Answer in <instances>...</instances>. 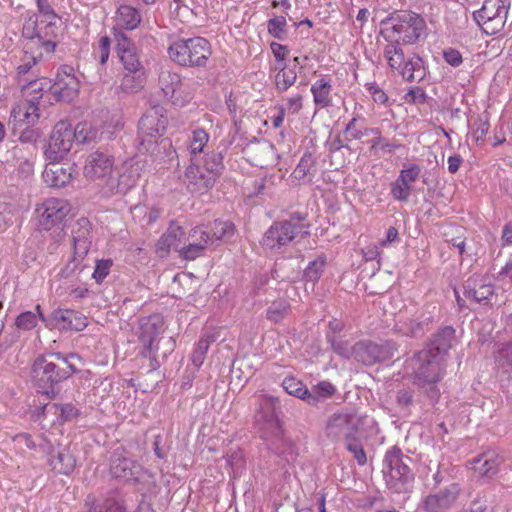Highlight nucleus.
Returning <instances> with one entry per match:
<instances>
[{"label": "nucleus", "instance_id": "nucleus-8", "mask_svg": "<svg viewBox=\"0 0 512 512\" xmlns=\"http://www.w3.org/2000/svg\"><path fill=\"white\" fill-rule=\"evenodd\" d=\"M510 7L511 0H485L473 19L484 33L495 35L504 28Z\"/></svg>", "mask_w": 512, "mask_h": 512}, {"label": "nucleus", "instance_id": "nucleus-9", "mask_svg": "<svg viewBox=\"0 0 512 512\" xmlns=\"http://www.w3.org/2000/svg\"><path fill=\"white\" fill-rule=\"evenodd\" d=\"M255 423L262 432V438H278L282 434L281 423L278 418L277 409L279 401L277 398L267 395H260L256 398Z\"/></svg>", "mask_w": 512, "mask_h": 512}, {"label": "nucleus", "instance_id": "nucleus-59", "mask_svg": "<svg viewBox=\"0 0 512 512\" xmlns=\"http://www.w3.org/2000/svg\"><path fill=\"white\" fill-rule=\"evenodd\" d=\"M188 240L190 242H196L203 246V249H207L212 245L209 231L204 226H196L189 231Z\"/></svg>", "mask_w": 512, "mask_h": 512}, {"label": "nucleus", "instance_id": "nucleus-6", "mask_svg": "<svg viewBox=\"0 0 512 512\" xmlns=\"http://www.w3.org/2000/svg\"><path fill=\"white\" fill-rule=\"evenodd\" d=\"M168 118L162 106H153L146 110L138 122V151L145 154L155 143V139L164 135Z\"/></svg>", "mask_w": 512, "mask_h": 512}, {"label": "nucleus", "instance_id": "nucleus-47", "mask_svg": "<svg viewBox=\"0 0 512 512\" xmlns=\"http://www.w3.org/2000/svg\"><path fill=\"white\" fill-rule=\"evenodd\" d=\"M326 340L330 344L331 349L340 357L345 359L354 358L353 346L351 347L348 341L340 339L333 334H326Z\"/></svg>", "mask_w": 512, "mask_h": 512}, {"label": "nucleus", "instance_id": "nucleus-42", "mask_svg": "<svg viewBox=\"0 0 512 512\" xmlns=\"http://www.w3.org/2000/svg\"><path fill=\"white\" fill-rule=\"evenodd\" d=\"M278 73L275 75V88L279 93L287 91L297 80V72L289 69L286 64L278 66Z\"/></svg>", "mask_w": 512, "mask_h": 512}, {"label": "nucleus", "instance_id": "nucleus-23", "mask_svg": "<svg viewBox=\"0 0 512 512\" xmlns=\"http://www.w3.org/2000/svg\"><path fill=\"white\" fill-rule=\"evenodd\" d=\"M73 170L74 167L71 164L51 161L45 166L42 177L49 187L60 188L70 183Z\"/></svg>", "mask_w": 512, "mask_h": 512}, {"label": "nucleus", "instance_id": "nucleus-1", "mask_svg": "<svg viewBox=\"0 0 512 512\" xmlns=\"http://www.w3.org/2000/svg\"><path fill=\"white\" fill-rule=\"evenodd\" d=\"M74 356H64L60 352L38 356L31 367V377L37 392L48 399L56 398L62 391L63 382L77 372L69 362V358Z\"/></svg>", "mask_w": 512, "mask_h": 512}, {"label": "nucleus", "instance_id": "nucleus-45", "mask_svg": "<svg viewBox=\"0 0 512 512\" xmlns=\"http://www.w3.org/2000/svg\"><path fill=\"white\" fill-rule=\"evenodd\" d=\"M39 26L37 16L35 14L30 15L25 19L22 28V36L25 37L29 42L26 44V49L34 50L36 49L37 44H35L34 40L38 38Z\"/></svg>", "mask_w": 512, "mask_h": 512}, {"label": "nucleus", "instance_id": "nucleus-36", "mask_svg": "<svg viewBox=\"0 0 512 512\" xmlns=\"http://www.w3.org/2000/svg\"><path fill=\"white\" fill-rule=\"evenodd\" d=\"M208 231L212 244H214L215 241H227L231 239L235 234L236 227L231 221L216 219L210 224Z\"/></svg>", "mask_w": 512, "mask_h": 512}, {"label": "nucleus", "instance_id": "nucleus-62", "mask_svg": "<svg viewBox=\"0 0 512 512\" xmlns=\"http://www.w3.org/2000/svg\"><path fill=\"white\" fill-rule=\"evenodd\" d=\"M112 265L113 261L111 259L97 260L94 272L92 274V277L95 279L96 283L100 284L103 282V280L108 276Z\"/></svg>", "mask_w": 512, "mask_h": 512}, {"label": "nucleus", "instance_id": "nucleus-17", "mask_svg": "<svg viewBox=\"0 0 512 512\" xmlns=\"http://www.w3.org/2000/svg\"><path fill=\"white\" fill-rule=\"evenodd\" d=\"M44 210L39 217V226L43 230H51L54 227L60 228L70 212V205L67 200L50 198L43 203Z\"/></svg>", "mask_w": 512, "mask_h": 512}, {"label": "nucleus", "instance_id": "nucleus-46", "mask_svg": "<svg viewBox=\"0 0 512 512\" xmlns=\"http://www.w3.org/2000/svg\"><path fill=\"white\" fill-rule=\"evenodd\" d=\"M75 133V142L79 144H90L97 138L98 131L88 122L77 124L75 128L72 127Z\"/></svg>", "mask_w": 512, "mask_h": 512}, {"label": "nucleus", "instance_id": "nucleus-53", "mask_svg": "<svg viewBox=\"0 0 512 512\" xmlns=\"http://www.w3.org/2000/svg\"><path fill=\"white\" fill-rule=\"evenodd\" d=\"M84 258L73 254L72 259L61 269L60 278L67 280L77 278L84 268L81 264Z\"/></svg>", "mask_w": 512, "mask_h": 512}, {"label": "nucleus", "instance_id": "nucleus-33", "mask_svg": "<svg viewBox=\"0 0 512 512\" xmlns=\"http://www.w3.org/2000/svg\"><path fill=\"white\" fill-rule=\"evenodd\" d=\"M141 22V15L137 9L129 5H121L116 13V26L118 30H134Z\"/></svg>", "mask_w": 512, "mask_h": 512}, {"label": "nucleus", "instance_id": "nucleus-18", "mask_svg": "<svg viewBox=\"0 0 512 512\" xmlns=\"http://www.w3.org/2000/svg\"><path fill=\"white\" fill-rule=\"evenodd\" d=\"M216 180L201 166L199 157H191V164L186 169L184 178L190 192L203 194L214 186Z\"/></svg>", "mask_w": 512, "mask_h": 512}, {"label": "nucleus", "instance_id": "nucleus-37", "mask_svg": "<svg viewBox=\"0 0 512 512\" xmlns=\"http://www.w3.org/2000/svg\"><path fill=\"white\" fill-rule=\"evenodd\" d=\"M430 322L431 318L429 317L423 319H406L405 321L396 324V328L405 336L419 337L424 334Z\"/></svg>", "mask_w": 512, "mask_h": 512}, {"label": "nucleus", "instance_id": "nucleus-29", "mask_svg": "<svg viewBox=\"0 0 512 512\" xmlns=\"http://www.w3.org/2000/svg\"><path fill=\"white\" fill-rule=\"evenodd\" d=\"M463 294L476 303H488L494 289L492 285L485 284L481 277H470L463 284Z\"/></svg>", "mask_w": 512, "mask_h": 512}, {"label": "nucleus", "instance_id": "nucleus-54", "mask_svg": "<svg viewBox=\"0 0 512 512\" xmlns=\"http://www.w3.org/2000/svg\"><path fill=\"white\" fill-rule=\"evenodd\" d=\"M326 264L325 256H319L311 261L304 270V278L310 282H316L321 277Z\"/></svg>", "mask_w": 512, "mask_h": 512}, {"label": "nucleus", "instance_id": "nucleus-49", "mask_svg": "<svg viewBox=\"0 0 512 512\" xmlns=\"http://www.w3.org/2000/svg\"><path fill=\"white\" fill-rule=\"evenodd\" d=\"M208 140H209V135L204 129L197 128V129L193 130L190 145H189L190 152L193 155L192 157H199L198 154L203 151Z\"/></svg>", "mask_w": 512, "mask_h": 512}, {"label": "nucleus", "instance_id": "nucleus-38", "mask_svg": "<svg viewBox=\"0 0 512 512\" xmlns=\"http://www.w3.org/2000/svg\"><path fill=\"white\" fill-rule=\"evenodd\" d=\"M200 158L201 166L216 179L219 178L224 170L223 152L211 151Z\"/></svg>", "mask_w": 512, "mask_h": 512}, {"label": "nucleus", "instance_id": "nucleus-60", "mask_svg": "<svg viewBox=\"0 0 512 512\" xmlns=\"http://www.w3.org/2000/svg\"><path fill=\"white\" fill-rule=\"evenodd\" d=\"M205 252L203 246L196 242H190L186 246L181 247L178 250L179 256L188 261L195 260L196 258L202 256Z\"/></svg>", "mask_w": 512, "mask_h": 512}, {"label": "nucleus", "instance_id": "nucleus-21", "mask_svg": "<svg viewBox=\"0 0 512 512\" xmlns=\"http://www.w3.org/2000/svg\"><path fill=\"white\" fill-rule=\"evenodd\" d=\"M163 330L162 318L158 315L150 316L140 323L139 341L143 345L142 356H150L154 350V342Z\"/></svg>", "mask_w": 512, "mask_h": 512}, {"label": "nucleus", "instance_id": "nucleus-7", "mask_svg": "<svg viewBox=\"0 0 512 512\" xmlns=\"http://www.w3.org/2000/svg\"><path fill=\"white\" fill-rule=\"evenodd\" d=\"M384 464L389 471L385 472L388 489L393 493H408L412 490L414 474L405 463L402 450H388Z\"/></svg>", "mask_w": 512, "mask_h": 512}, {"label": "nucleus", "instance_id": "nucleus-10", "mask_svg": "<svg viewBox=\"0 0 512 512\" xmlns=\"http://www.w3.org/2000/svg\"><path fill=\"white\" fill-rule=\"evenodd\" d=\"M398 350L396 343L387 340L382 343L359 341L353 345L354 359L365 366H372L394 357Z\"/></svg>", "mask_w": 512, "mask_h": 512}, {"label": "nucleus", "instance_id": "nucleus-56", "mask_svg": "<svg viewBox=\"0 0 512 512\" xmlns=\"http://www.w3.org/2000/svg\"><path fill=\"white\" fill-rule=\"evenodd\" d=\"M40 320L38 311L35 312L25 311L19 314L15 320V325L18 329L28 331L35 328Z\"/></svg>", "mask_w": 512, "mask_h": 512}, {"label": "nucleus", "instance_id": "nucleus-13", "mask_svg": "<svg viewBox=\"0 0 512 512\" xmlns=\"http://www.w3.org/2000/svg\"><path fill=\"white\" fill-rule=\"evenodd\" d=\"M461 491L460 484L452 482L447 487L426 496L419 508L423 512H449L455 506Z\"/></svg>", "mask_w": 512, "mask_h": 512}, {"label": "nucleus", "instance_id": "nucleus-51", "mask_svg": "<svg viewBox=\"0 0 512 512\" xmlns=\"http://www.w3.org/2000/svg\"><path fill=\"white\" fill-rule=\"evenodd\" d=\"M97 506V512H127L122 499L116 492H110L103 502Z\"/></svg>", "mask_w": 512, "mask_h": 512}, {"label": "nucleus", "instance_id": "nucleus-24", "mask_svg": "<svg viewBox=\"0 0 512 512\" xmlns=\"http://www.w3.org/2000/svg\"><path fill=\"white\" fill-rule=\"evenodd\" d=\"M53 85L51 80L46 77H41L33 80H27L21 85L22 96L29 101L38 102V104L45 105L44 100L48 94H52Z\"/></svg>", "mask_w": 512, "mask_h": 512}, {"label": "nucleus", "instance_id": "nucleus-40", "mask_svg": "<svg viewBox=\"0 0 512 512\" xmlns=\"http://www.w3.org/2000/svg\"><path fill=\"white\" fill-rule=\"evenodd\" d=\"M145 80V71L125 72L119 89L124 93H137L144 87Z\"/></svg>", "mask_w": 512, "mask_h": 512}, {"label": "nucleus", "instance_id": "nucleus-12", "mask_svg": "<svg viewBox=\"0 0 512 512\" xmlns=\"http://www.w3.org/2000/svg\"><path fill=\"white\" fill-rule=\"evenodd\" d=\"M75 133L72 126L66 121H59L50 135L45 156L50 161H61L71 150L75 142Z\"/></svg>", "mask_w": 512, "mask_h": 512}, {"label": "nucleus", "instance_id": "nucleus-39", "mask_svg": "<svg viewBox=\"0 0 512 512\" xmlns=\"http://www.w3.org/2000/svg\"><path fill=\"white\" fill-rule=\"evenodd\" d=\"M145 153H149L154 160L166 162L174 158L176 151L173 148L170 139L161 138L160 140L155 139V143L151 147V150H147Z\"/></svg>", "mask_w": 512, "mask_h": 512}, {"label": "nucleus", "instance_id": "nucleus-3", "mask_svg": "<svg viewBox=\"0 0 512 512\" xmlns=\"http://www.w3.org/2000/svg\"><path fill=\"white\" fill-rule=\"evenodd\" d=\"M441 358L430 354L429 351H419L407 361V367L412 369L413 382L432 400L440 396L437 383L442 379L443 368Z\"/></svg>", "mask_w": 512, "mask_h": 512}, {"label": "nucleus", "instance_id": "nucleus-22", "mask_svg": "<svg viewBox=\"0 0 512 512\" xmlns=\"http://www.w3.org/2000/svg\"><path fill=\"white\" fill-rule=\"evenodd\" d=\"M456 330L452 326H443L432 334L427 348L424 351H429L431 355L440 358L447 354V352L456 343Z\"/></svg>", "mask_w": 512, "mask_h": 512}, {"label": "nucleus", "instance_id": "nucleus-52", "mask_svg": "<svg viewBox=\"0 0 512 512\" xmlns=\"http://www.w3.org/2000/svg\"><path fill=\"white\" fill-rule=\"evenodd\" d=\"M315 165V158L313 154L306 151L301 157L297 167L294 169L292 175L298 181H302L309 174L310 169Z\"/></svg>", "mask_w": 512, "mask_h": 512}, {"label": "nucleus", "instance_id": "nucleus-43", "mask_svg": "<svg viewBox=\"0 0 512 512\" xmlns=\"http://www.w3.org/2000/svg\"><path fill=\"white\" fill-rule=\"evenodd\" d=\"M43 52L37 49L25 51L24 63L17 67L18 82L21 84L28 80L25 76L32 70L33 66L42 58Z\"/></svg>", "mask_w": 512, "mask_h": 512}, {"label": "nucleus", "instance_id": "nucleus-44", "mask_svg": "<svg viewBox=\"0 0 512 512\" xmlns=\"http://www.w3.org/2000/svg\"><path fill=\"white\" fill-rule=\"evenodd\" d=\"M137 178L132 172H124L117 179L109 180V189L112 193L125 195L136 185Z\"/></svg>", "mask_w": 512, "mask_h": 512}, {"label": "nucleus", "instance_id": "nucleus-34", "mask_svg": "<svg viewBox=\"0 0 512 512\" xmlns=\"http://www.w3.org/2000/svg\"><path fill=\"white\" fill-rule=\"evenodd\" d=\"M332 85L331 78L324 76L315 81L311 86V93L316 106L321 108H327L331 105V94Z\"/></svg>", "mask_w": 512, "mask_h": 512}, {"label": "nucleus", "instance_id": "nucleus-28", "mask_svg": "<svg viewBox=\"0 0 512 512\" xmlns=\"http://www.w3.org/2000/svg\"><path fill=\"white\" fill-rule=\"evenodd\" d=\"M76 227L73 228V254L77 257H85L90 249V221L82 217L77 220Z\"/></svg>", "mask_w": 512, "mask_h": 512}, {"label": "nucleus", "instance_id": "nucleus-26", "mask_svg": "<svg viewBox=\"0 0 512 512\" xmlns=\"http://www.w3.org/2000/svg\"><path fill=\"white\" fill-rule=\"evenodd\" d=\"M182 86L181 77L175 72L164 70L159 75V87L164 96L174 105H183L184 101L179 93Z\"/></svg>", "mask_w": 512, "mask_h": 512}, {"label": "nucleus", "instance_id": "nucleus-14", "mask_svg": "<svg viewBox=\"0 0 512 512\" xmlns=\"http://www.w3.org/2000/svg\"><path fill=\"white\" fill-rule=\"evenodd\" d=\"M112 31L116 42V52L125 72L145 71L135 43L123 31L117 28H113Z\"/></svg>", "mask_w": 512, "mask_h": 512}, {"label": "nucleus", "instance_id": "nucleus-61", "mask_svg": "<svg viewBox=\"0 0 512 512\" xmlns=\"http://www.w3.org/2000/svg\"><path fill=\"white\" fill-rule=\"evenodd\" d=\"M15 206L9 203H0V231L5 230L13 223Z\"/></svg>", "mask_w": 512, "mask_h": 512}, {"label": "nucleus", "instance_id": "nucleus-64", "mask_svg": "<svg viewBox=\"0 0 512 512\" xmlns=\"http://www.w3.org/2000/svg\"><path fill=\"white\" fill-rule=\"evenodd\" d=\"M410 190L411 186L408 183L402 185L399 177L391 184V195L399 201L406 202L409 199Z\"/></svg>", "mask_w": 512, "mask_h": 512}, {"label": "nucleus", "instance_id": "nucleus-5", "mask_svg": "<svg viewBox=\"0 0 512 512\" xmlns=\"http://www.w3.org/2000/svg\"><path fill=\"white\" fill-rule=\"evenodd\" d=\"M384 57L389 66L399 70L406 81L420 82L426 77L427 69L422 58L416 54L406 57L401 44L390 41L384 49Z\"/></svg>", "mask_w": 512, "mask_h": 512}, {"label": "nucleus", "instance_id": "nucleus-32", "mask_svg": "<svg viewBox=\"0 0 512 512\" xmlns=\"http://www.w3.org/2000/svg\"><path fill=\"white\" fill-rule=\"evenodd\" d=\"M42 104H38V102L35 101H29V99H26L17 104L11 111V118L14 119V121L19 122H25L27 124H33L35 123L38 118V110L39 107Z\"/></svg>", "mask_w": 512, "mask_h": 512}, {"label": "nucleus", "instance_id": "nucleus-4", "mask_svg": "<svg viewBox=\"0 0 512 512\" xmlns=\"http://www.w3.org/2000/svg\"><path fill=\"white\" fill-rule=\"evenodd\" d=\"M172 61L183 67H205L212 50L208 40L203 37L178 39L168 48Z\"/></svg>", "mask_w": 512, "mask_h": 512}, {"label": "nucleus", "instance_id": "nucleus-35", "mask_svg": "<svg viewBox=\"0 0 512 512\" xmlns=\"http://www.w3.org/2000/svg\"><path fill=\"white\" fill-rule=\"evenodd\" d=\"M501 461L502 460L495 454V450H486L480 457L475 459L474 463L476 466L474 468L483 475L492 476L496 474Z\"/></svg>", "mask_w": 512, "mask_h": 512}, {"label": "nucleus", "instance_id": "nucleus-58", "mask_svg": "<svg viewBox=\"0 0 512 512\" xmlns=\"http://www.w3.org/2000/svg\"><path fill=\"white\" fill-rule=\"evenodd\" d=\"M356 123L357 118L354 117L347 123L345 127L344 133L349 135V137H347L348 140H358L369 134H374L376 136L381 135L378 128H365L364 130H357Z\"/></svg>", "mask_w": 512, "mask_h": 512}, {"label": "nucleus", "instance_id": "nucleus-25", "mask_svg": "<svg viewBox=\"0 0 512 512\" xmlns=\"http://www.w3.org/2000/svg\"><path fill=\"white\" fill-rule=\"evenodd\" d=\"M58 21V17L55 20H51L50 18L42 19L40 21L38 38L34 40L35 44H37V50H41L42 52L45 51L48 54L54 52L56 47Z\"/></svg>", "mask_w": 512, "mask_h": 512}, {"label": "nucleus", "instance_id": "nucleus-50", "mask_svg": "<svg viewBox=\"0 0 512 512\" xmlns=\"http://www.w3.org/2000/svg\"><path fill=\"white\" fill-rule=\"evenodd\" d=\"M290 304L286 300L273 302L266 310L267 319L277 323L287 316Z\"/></svg>", "mask_w": 512, "mask_h": 512}, {"label": "nucleus", "instance_id": "nucleus-19", "mask_svg": "<svg viewBox=\"0 0 512 512\" xmlns=\"http://www.w3.org/2000/svg\"><path fill=\"white\" fill-rule=\"evenodd\" d=\"M300 225L292 224L291 221L274 222L263 236L262 244L270 249L280 248L291 242Z\"/></svg>", "mask_w": 512, "mask_h": 512}, {"label": "nucleus", "instance_id": "nucleus-16", "mask_svg": "<svg viewBox=\"0 0 512 512\" xmlns=\"http://www.w3.org/2000/svg\"><path fill=\"white\" fill-rule=\"evenodd\" d=\"M52 85V95L55 101L70 102L77 96L80 88V83L73 74V68L68 65L59 68L56 81Z\"/></svg>", "mask_w": 512, "mask_h": 512}, {"label": "nucleus", "instance_id": "nucleus-41", "mask_svg": "<svg viewBox=\"0 0 512 512\" xmlns=\"http://www.w3.org/2000/svg\"><path fill=\"white\" fill-rule=\"evenodd\" d=\"M283 389L290 395L306 402H313L315 398L310 395V390L294 377H286L282 383Z\"/></svg>", "mask_w": 512, "mask_h": 512}, {"label": "nucleus", "instance_id": "nucleus-15", "mask_svg": "<svg viewBox=\"0 0 512 512\" xmlns=\"http://www.w3.org/2000/svg\"><path fill=\"white\" fill-rule=\"evenodd\" d=\"M124 452L126 450L113 455L110 464L112 475L134 484L142 482L146 471L137 461L127 457Z\"/></svg>", "mask_w": 512, "mask_h": 512}, {"label": "nucleus", "instance_id": "nucleus-27", "mask_svg": "<svg viewBox=\"0 0 512 512\" xmlns=\"http://www.w3.org/2000/svg\"><path fill=\"white\" fill-rule=\"evenodd\" d=\"M184 235V229L172 221L167 228V231L157 241L156 253L160 257H165L169 254L171 248L178 251L181 248L179 247V244Z\"/></svg>", "mask_w": 512, "mask_h": 512}, {"label": "nucleus", "instance_id": "nucleus-63", "mask_svg": "<svg viewBox=\"0 0 512 512\" xmlns=\"http://www.w3.org/2000/svg\"><path fill=\"white\" fill-rule=\"evenodd\" d=\"M209 349V341L208 339L201 338L196 348L194 349L192 353V363L195 365V367L198 369L203 364V361L205 359L206 353Z\"/></svg>", "mask_w": 512, "mask_h": 512}, {"label": "nucleus", "instance_id": "nucleus-48", "mask_svg": "<svg viewBox=\"0 0 512 512\" xmlns=\"http://www.w3.org/2000/svg\"><path fill=\"white\" fill-rule=\"evenodd\" d=\"M336 392L335 386L329 381H321L313 386L310 390V395L315 398L313 402H307L310 405H316L321 399H327L333 396Z\"/></svg>", "mask_w": 512, "mask_h": 512}, {"label": "nucleus", "instance_id": "nucleus-30", "mask_svg": "<svg viewBox=\"0 0 512 512\" xmlns=\"http://www.w3.org/2000/svg\"><path fill=\"white\" fill-rule=\"evenodd\" d=\"M358 419L355 415L338 413L328 421V433L333 436L349 437L356 428Z\"/></svg>", "mask_w": 512, "mask_h": 512}, {"label": "nucleus", "instance_id": "nucleus-55", "mask_svg": "<svg viewBox=\"0 0 512 512\" xmlns=\"http://www.w3.org/2000/svg\"><path fill=\"white\" fill-rule=\"evenodd\" d=\"M287 23L284 16H275L267 23V29L270 35L279 40H284L287 34Z\"/></svg>", "mask_w": 512, "mask_h": 512}, {"label": "nucleus", "instance_id": "nucleus-57", "mask_svg": "<svg viewBox=\"0 0 512 512\" xmlns=\"http://www.w3.org/2000/svg\"><path fill=\"white\" fill-rule=\"evenodd\" d=\"M50 408L55 409L54 414H57L59 419H61L64 422L72 421L80 415L79 409H77L72 403H55L52 404Z\"/></svg>", "mask_w": 512, "mask_h": 512}, {"label": "nucleus", "instance_id": "nucleus-2", "mask_svg": "<svg viewBox=\"0 0 512 512\" xmlns=\"http://www.w3.org/2000/svg\"><path fill=\"white\" fill-rule=\"evenodd\" d=\"M381 33L392 42L404 45L417 43L426 35V21L418 13L399 10L389 14L380 23Z\"/></svg>", "mask_w": 512, "mask_h": 512}, {"label": "nucleus", "instance_id": "nucleus-11", "mask_svg": "<svg viewBox=\"0 0 512 512\" xmlns=\"http://www.w3.org/2000/svg\"><path fill=\"white\" fill-rule=\"evenodd\" d=\"M40 320L49 329L60 331H82L87 326V318L81 312L73 309L58 308L45 316L40 305H36Z\"/></svg>", "mask_w": 512, "mask_h": 512}, {"label": "nucleus", "instance_id": "nucleus-20", "mask_svg": "<svg viewBox=\"0 0 512 512\" xmlns=\"http://www.w3.org/2000/svg\"><path fill=\"white\" fill-rule=\"evenodd\" d=\"M114 157L107 151L96 150L90 153L84 166V174L89 179H101L110 175Z\"/></svg>", "mask_w": 512, "mask_h": 512}, {"label": "nucleus", "instance_id": "nucleus-31", "mask_svg": "<svg viewBox=\"0 0 512 512\" xmlns=\"http://www.w3.org/2000/svg\"><path fill=\"white\" fill-rule=\"evenodd\" d=\"M47 461L54 471L65 475L74 470L77 462L71 450H49Z\"/></svg>", "mask_w": 512, "mask_h": 512}]
</instances>
